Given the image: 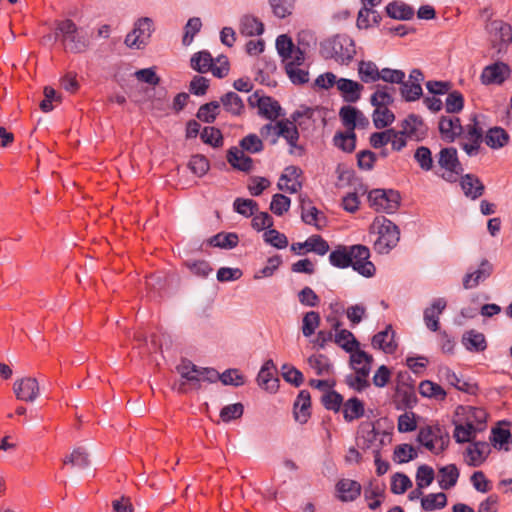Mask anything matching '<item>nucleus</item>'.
<instances>
[{
  "label": "nucleus",
  "mask_w": 512,
  "mask_h": 512,
  "mask_svg": "<svg viewBox=\"0 0 512 512\" xmlns=\"http://www.w3.org/2000/svg\"><path fill=\"white\" fill-rule=\"evenodd\" d=\"M370 251L364 245L338 246L329 255V262L337 268H352L364 277L375 274V266L369 261Z\"/></svg>",
  "instance_id": "obj_1"
},
{
  "label": "nucleus",
  "mask_w": 512,
  "mask_h": 512,
  "mask_svg": "<svg viewBox=\"0 0 512 512\" xmlns=\"http://www.w3.org/2000/svg\"><path fill=\"white\" fill-rule=\"evenodd\" d=\"M54 36L56 40L61 41L65 51L74 54L85 52L90 45L87 34L71 19L57 21Z\"/></svg>",
  "instance_id": "obj_2"
},
{
  "label": "nucleus",
  "mask_w": 512,
  "mask_h": 512,
  "mask_svg": "<svg viewBox=\"0 0 512 512\" xmlns=\"http://www.w3.org/2000/svg\"><path fill=\"white\" fill-rule=\"evenodd\" d=\"M320 53L325 59L348 65L356 54L355 43L348 35L337 34L321 43Z\"/></svg>",
  "instance_id": "obj_3"
},
{
  "label": "nucleus",
  "mask_w": 512,
  "mask_h": 512,
  "mask_svg": "<svg viewBox=\"0 0 512 512\" xmlns=\"http://www.w3.org/2000/svg\"><path fill=\"white\" fill-rule=\"evenodd\" d=\"M372 228L377 229L378 233V238L374 243V248L378 253H389L399 242L400 231L398 226L386 217H376Z\"/></svg>",
  "instance_id": "obj_4"
},
{
  "label": "nucleus",
  "mask_w": 512,
  "mask_h": 512,
  "mask_svg": "<svg viewBox=\"0 0 512 512\" xmlns=\"http://www.w3.org/2000/svg\"><path fill=\"white\" fill-rule=\"evenodd\" d=\"M370 206L377 212L392 214L400 206L401 196L397 190L393 189H373L368 194Z\"/></svg>",
  "instance_id": "obj_5"
},
{
  "label": "nucleus",
  "mask_w": 512,
  "mask_h": 512,
  "mask_svg": "<svg viewBox=\"0 0 512 512\" xmlns=\"http://www.w3.org/2000/svg\"><path fill=\"white\" fill-rule=\"evenodd\" d=\"M153 30V20L151 18H140L135 22L133 30L126 35L124 43L129 48H144L148 44Z\"/></svg>",
  "instance_id": "obj_6"
},
{
  "label": "nucleus",
  "mask_w": 512,
  "mask_h": 512,
  "mask_svg": "<svg viewBox=\"0 0 512 512\" xmlns=\"http://www.w3.org/2000/svg\"><path fill=\"white\" fill-rule=\"evenodd\" d=\"M511 74L510 67L504 62H495L486 66L480 76L484 85L502 84Z\"/></svg>",
  "instance_id": "obj_7"
},
{
  "label": "nucleus",
  "mask_w": 512,
  "mask_h": 512,
  "mask_svg": "<svg viewBox=\"0 0 512 512\" xmlns=\"http://www.w3.org/2000/svg\"><path fill=\"white\" fill-rule=\"evenodd\" d=\"M401 130L397 131L398 135L407 136L417 141L422 140L426 134V127L423 119L416 114H409L401 122Z\"/></svg>",
  "instance_id": "obj_8"
},
{
  "label": "nucleus",
  "mask_w": 512,
  "mask_h": 512,
  "mask_svg": "<svg viewBox=\"0 0 512 512\" xmlns=\"http://www.w3.org/2000/svg\"><path fill=\"white\" fill-rule=\"evenodd\" d=\"M13 390L18 400L33 402L39 395V384L36 378L26 377L15 381Z\"/></svg>",
  "instance_id": "obj_9"
},
{
  "label": "nucleus",
  "mask_w": 512,
  "mask_h": 512,
  "mask_svg": "<svg viewBox=\"0 0 512 512\" xmlns=\"http://www.w3.org/2000/svg\"><path fill=\"white\" fill-rule=\"evenodd\" d=\"M372 346L374 349H380L384 353L393 354L397 350V343L395 341V331L392 325H387L385 330L376 333L372 337Z\"/></svg>",
  "instance_id": "obj_10"
},
{
  "label": "nucleus",
  "mask_w": 512,
  "mask_h": 512,
  "mask_svg": "<svg viewBox=\"0 0 512 512\" xmlns=\"http://www.w3.org/2000/svg\"><path fill=\"white\" fill-rule=\"evenodd\" d=\"M382 0H361L363 7L358 13L357 27L360 29H367L371 26L369 20L370 15L372 16V23L379 24L381 21L380 14L374 10V7L379 5Z\"/></svg>",
  "instance_id": "obj_11"
},
{
  "label": "nucleus",
  "mask_w": 512,
  "mask_h": 512,
  "mask_svg": "<svg viewBox=\"0 0 512 512\" xmlns=\"http://www.w3.org/2000/svg\"><path fill=\"white\" fill-rule=\"evenodd\" d=\"M490 452V445L487 442L473 440L465 451L468 457L467 464L472 467L480 466Z\"/></svg>",
  "instance_id": "obj_12"
},
{
  "label": "nucleus",
  "mask_w": 512,
  "mask_h": 512,
  "mask_svg": "<svg viewBox=\"0 0 512 512\" xmlns=\"http://www.w3.org/2000/svg\"><path fill=\"white\" fill-rule=\"evenodd\" d=\"M301 219L307 225H313L317 229H321L320 221L325 220V216L312 205L307 196L300 195Z\"/></svg>",
  "instance_id": "obj_13"
},
{
  "label": "nucleus",
  "mask_w": 512,
  "mask_h": 512,
  "mask_svg": "<svg viewBox=\"0 0 512 512\" xmlns=\"http://www.w3.org/2000/svg\"><path fill=\"white\" fill-rule=\"evenodd\" d=\"M336 491L338 492V498L342 502H352L356 500L362 491L361 484L352 479H340L336 483Z\"/></svg>",
  "instance_id": "obj_14"
},
{
  "label": "nucleus",
  "mask_w": 512,
  "mask_h": 512,
  "mask_svg": "<svg viewBox=\"0 0 512 512\" xmlns=\"http://www.w3.org/2000/svg\"><path fill=\"white\" fill-rule=\"evenodd\" d=\"M439 131L442 139L453 142L464 132V128L458 117L442 116L439 121Z\"/></svg>",
  "instance_id": "obj_15"
},
{
  "label": "nucleus",
  "mask_w": 512,
  "mask_h": 512,
  "mask_svg": "<svg viewBox=\"0 0 512 512\" xmlns=\"http://www.w3.org/2000/svg\"><path fill=\"white\" fill-rule=\"evenodd\" d=\"M336 85L345 102L356 103L360 100L364 86L359 82L348 78H340L337 80Z\"/></svg>",
  "instance_id": "obj_16"
},
{
  "label": "nucleus",
  "mask_w": 512,
  "mask_h": 512,
  "mask_svg": "<svg viewBox=\"0 0 512 512\" xmlns=\"http://www.w3.org/2000/svg\"><path fill=\"white\" fill-rule=\"evenodd\" d=\"M302 249L323 256L329 251V244L320 235H312L305 242H297L291 245V251L295 253H299Z\"/></svg>",
  "instance_id": "obj_17"
},
{
  "label": "nucleus",
  "mask_w": 512,
  "mask_h": 512,
  "mask_svg": "<svg viewBox=\"0 0 512 512\" xmlns=\"http://www.w3.org/2000/svg\"><path fill=\"white\" fill-rule=\"evenodd\" d=\"M460 186L464 195L471 200L480 198L485 191V186L480 178L474 174H465L461 177Z\"/></svg>",
  "instance_id": "obj_18"
},
{
  "label": "nucleus",
  "mask_w": 512,
  "mask_h": 512,
  "mask_svg": "<svg viewBox=\"0 0 512 512\" xmlns=\"http://www.w3.org/2000/svg\"><path fill=\"white\" fill-rule=\"evenodd\" d=\"M490 31L494 37L492 41L495 44L499 42L498 52L512 42V28L509 24L501 20H494L490 24Z\"/></svg>",
  "instance_id": "obj_19"
},
{
  "label": "nucleus",
  "mask_w": 512,
  "mask_h": 512,
  "mask_svg": "<svg viewBox=\"0 0 512 512\" xmlns=\"http://www.w3.org/2000/svg\"><path fill=\"white\" fill-rule=\"evenodd\" d=\"M438 164L446 171L462 174L463 167L460 163L457 150L454 147H447L440 150L438 155Z\"/></svg>",
  "instance_id": "obj_20"
},
{
  "label": "nucleus",
  "mask_w": 512,
  "mask_h": 512,
  "mask_svg": "<svg viewBox=\"0 0 512 512\" xmlns=\"http://www.w3.org/2000/svg\"><path fill=\"white\" fill-rule=\"evenodd\" d=\"M446 305L444 298H437L430 307L424 310V321L429 330L434 332L439 330V315L444 311Z\"/></svg>",
  "instance_id": "obj_21"
},
{
  "label": "nucleus",
  "mask_w": 512,
  "mask_h": 512,
  "mask_svg": "<svg viewBox=\"0 0 512 512\" xmlns=\"http://www.w3.org/2000/svg\"><path fill=\"white\" fill-rule=\"evenodd\" d=\"M454 424L455 429L453 437L459 444L471 443L473 440H475L476 434L483 431V427H476L475 424H473V421L470 419H467L464 424L456 422H454Z\"/></svg>",
  "instance_id": "obj_22"
},
{
  "label": "nucleus",
  "mask_w": 512,
  "mask_h": 512,
  "mask_svg": "<svg viewBox=\"0 0 512 512\" xmlns=\"http://www.w3.org/2000/svg\"><path fill=\"white\" fill-rule=\"evenodd\" d=\"M275 136H277V139L280 136L283 137L291 148H296L300 153L303 152V147L297 145L299 131L295 123H289L287 119L278 121V130L275 132Z\"/></svg>",
  "instance_id": "obj_23"
},
{
  "label": "nucleus",
  "mask_w": 512,
  "mask_h": 512,
  "mask_svg": "<svg viewBox=\"0 0 512 512\" xmlns=\"http://www.w3.org/2000/svg\"><path fill=\"white\" fill-rule=\"evenodd\" d=\"M311 397L307 390H301L294 403V418L297 422L304 424L310 417Z\"/></svg>",
  "instance_id": "obj_24"
},
{
  "label": "nucleus",
  "mask_w": 512,
  "mask_h": 512,
  "mask_svg": "<svg viewBox=\"0 0 512 512\" xmlns=\"http://www.w3.org/2000/svg\"><path fill=\"white\" fill-rule=\"evenodd\" d=\"M461 341L463 346L470 352H483L487 348L484 334L474 329L466 331Z\"/></svg>",
  "instance_id": "obj_25"
},
{
  "label": "nucleus",
  "mask_w": 512,
  "mask_h": 512,
  "mask_svg": "<svg viewBox=\"0 0 512 512\" xmlns=\"http://www.w3.org/2000/svg\"><path fill=\"white\" fill-rule=\"evenodd\" d=\"M227 161L229 164L239 171L249 172L253 166L251 157L246 156L243 151L237 147H231L227 152Z\"/></svg>",
  "instance_id": "obj_26"
},
{
  "label": "nucleus",
  "mask_w": 512,
  "mask_h": 512,
  "mask_svg": "<svg viewBox=\"0 0 512 512\" xmlns=\"http://www.w3.org/2000/svg\"><path fill=\"white\" fill-rule=\"evenodd\" d=\"M226 112L233 116H240L245 109L242 98L235 92H227L221 96L220 102Z\"/></svg>",
  "instance_id": "obj_27"
},
{
  "label": "nucleus",
  "mask_w": 512,
  "mask_h": 512,
  "mask_svg": "<svg viewBox=\"0 0 512 512\" xmlns=\"http://www.w3.org/2000/svg\"><path fill=\"white\" fill-rule=\"evenodd\" d=\"M509 139L510 136L506 130L501 127H493L487 131L484 142L492 149H500L508 144Z\"/></svg>",
  "instance_id": "obj_28"
},
{
  "label": "nucleus",
  "mask_w": 512,
  "mask_h": 512,
  "mask_svg": "<svg viewBox=\"0 0 512 512\" xmlns=\"http://www.w3.org/2000/svg\"><path fill=\"white\" fill-rule=\"evenodd\" d=\"M459 470L455 464H449L439 469L438 483L441 489L449 490L454 487L459 478Z\"/></svg>",
  "instance_id": "obj_29"
},
{
  "label": "nucleus",
  "mask_w": 512,
  "mask_h": 512,
  "mask_svg": "<svg viewBox=\"0 0 512 512\" xmlns=\"http://www.w3.org/2000/svg\"><path fill=\"white\" fill-rule=\"evenodd\" d=\"M390 91H395V88L387 85L377 84L375 92L370 97V103L374 107H387L394 102V98Z\"/></svg>",
  "instance_id": "obj_30"
},
{
  "label": "nucleus",
  "mask_w": 512,
  "mask_h": 512,
  "mask_svg": "<svg viewBox=\"0 0 512 512\" xmlns=\"http://www.w3.org/2000/svg\"><path fill=\"white\" fill-rule=\"evenodd\" d=\"M343 417L350 423L361 418L365 413L363 402L357 397H352L343 403Z\"/></svg>",
  "instance_id": "obj_31"
},
{
  "label": "nucleus",
  "mask_w": 512,
  "mask_h": 512,
  "mask_svg": "<svg viewBox=\"0 0 512 512\" xmlns=\"http://www.w3.org/2000/svg\"><path fill=\"white\" fill-rule=\"evenodd\" d=\"M355 373L356 375H348L346 377V383L357 392H362L370 386V382L367 379L370 374V368L368 366L356 368Z\"/></svg>",
  "instance_id": "obj_32"
},
{
  "label": "nucleus",
  "mask_w": 512,
  "mask_h": 512,
  "mask_svg": "<svg viewBox=\"0 0 512 512\" xmlns=\"http://www.w3.org/2000/svg\"><path fill=\"white\" fill-rule=\"evenodd\" d=\"M387 15L396 20H410L414 16V10L411 6L393 1L386 6Z\"/></svg>",
  "instance_id": "obj_33"
},
{
  "label": "nucleus",
  "mask_w": 512,
  "mask_h": 512,
  "mask_svg": "<svg viewBox=\"0 0 512 512\" xmlns=\"http://www.w3.org/2000/svg\"><path fill=\"white\" fill-rule=\"evenodd\" d=\"M380 70L373 61L361 60L358 63V75L364 83H374L379 80Z\"/></svg>",
  "instance_id": "obj_34"
},
{
  "label": "nucleus",
  "mask_w": 512,
  "mask_h": 512,
  "mask_svg": "<svg viewBox=\"0 0 512 512\" xmlns=\"http://www.w3.org/2000/svg\"><path fill=\"white\" fill-rule=\"evenodd\" d=\"M240 32L245 36L261 35L264 32V25L256 17L245 15L240 20Z\"/></svg>",
  "instance_id": "obj_35"
},
{
  "label": "nucleus",
  "mask_w": 512,
  "mask_h": 512,
  "mask_svg": "<svg viewBox=\"0 0 512 512\" xmlns=\"http://www.w3.org/2000/svg\"><path fill=\"white\" fill-rule=\"evenodd\" d=\"M334 145L344 152L351 153L356 148V134L355 132H336L333 137Z\"/></svg>",
  "instance_id": "obj_36"
},
{
  "label": "nucleus",
  "mask_w": 512,
  "mask_h": 512,
  "mask_svg": "<svg viewBox=\"0 0 512 512\" xmlns=\"http://www.w3.org/2000/svg\"><path fill=\"white\" fill-rule=\"evenodd\" d=\"M419 393L423 397L443 401L446 398V391L437 383L430 380H423L419 385Z\"/></svg>",
  "instance_id": "obj_37"
},
{
  "label": "nucleus",
  "mask_w": 512,
  "mask_h": 512,
  "mask_svg": "<svg viewBox=\"0 0 512 512\" xmlns=\"http://www.w3.org/2000/svg\"><path fill=\"white\" fill-rule=\"evenodd\" d=\"M490 441L495 448L509 451L508 445L512 441V434L509 429L495 427L491 431Z\"/></svg>",
  "instance_id": "obj_38"
},
{
  "label": "nucleus",
  "mask_w": 512,
  "mask_h": 512,
  "mask_svg": "<svg viewBox=\"0 0 512 512\" xmlns=\"http://www.w3.org/2000/svg\"><path fill=\"white\" fill-rule=\"evenodd\" d=\"M212 64L213 58L206 50L195 53L190 59L191 68L199 73L210 71Z\"/></svg>",
  "instance_id": "obj_39"
},
{
  "label": "nucleus",
  "mask_w": 512,
  "mask_h": 512,
  "mask_svg": "<svg viewBox=\"0 0 512 512\" xmlns=\"http://www.w3.org/2000/svg\"><path fill=\"white\" fill-rule=\"evenodd\" d=\"M447 505V496L443 492L430 493L421 498V507L425 511L442 509Z\"/></svg>",
  "instance_id": "obj_40"
},
{
  "label": "nucleus",
  "mask_w": 512,
  "mask_h": 512,
  "mask_svg": "<svg viewBox=\"0 0 512 512\" xmlns=\"http://www.w3.org/2000/svg\"><path fill=\"white\" fill-rule=\"evenodd\" d=\"M333 337L335 343L346 352H353L360 345L353 333L347 329L338 331Z\"/></svg>",
  "instance_id": "obj_41"
},
{
  "label": "nucleus",
  "mask_w": 512,
  "mask_h": 512,
  "mask_svg": "<svg viewBox=\"0 0 512 512\" xmlns=\"http://www.w3.org/2000/svg\"><path fill=\"white\" fill-rule=\"evenodd\" d=\"M210 245L214 247H219L223 249H233L235 248L239 243V237L236 233L230 232H220L216 235H214L210 241Z\"/></svg>",
  "instance_id": "obj_42"
},
{
  "label": "nucleus",
  "mask_w": 512,
  "mask_h": 512,
  "mask_svg": "<svg viewBox=\"0 0 512 512\" xmlns=\"http://www.w3.org/2000/svg\"><path fill=\"white\" fill-rule=\"evenodd\" d=\"M447 381L454 386L457 390L475 395L478 391V385L475 382L461 380L454 372L446 370Z\"/></svg>",
  "instance_id": "obj_43"
},
{
  "label": "nucleus",
  "mask_w": 512,
  "mask_h": 512,
  "mask_svg": "<svg viewBox=\"0 0 512 512\" xmlns=\"http://www.w3.org/2000/svg\"><path fill=\"white\" fill-rule=\"evenodd\" d=\"M361 115V111L351 105H345L341 107L339 111V117L342 124L347 128L348 131L354 132L357 126L358 116Z\"/></svg>",
  "instance_id": "obj_44"
},
{
  "label": "nucleus",
  "mask_w": 512,
  "mask_h": 512,
  "mask_svg": "<svg viewBox=\"0 0 512 512\" xmlns=\"http://www.w3.org/2000/svg\"><path fill=\"white\" fill-rule=\"evenodd\" d=\"M308 364L319 376L330 374L333 371L329 358L324 354L311 355L308 358Z\"/></svg>",
  "instance_id": "obj_45"
},
{
  "label": "nucleus",
  "mask_w": 512,
  "mask_h": 512,
  "mask_svg": "<svg viewBox=\"0 0 512 512\" xmlns=\"http://www.w3.org/2000/svg\"><path fill=\"white\" fill-rule=\"evenodd\" d=\"M372 118L374 126L377 129H383L394 122L395 115L387 107H375Z\"/></svg>",
  "instance_id": "obj_46"
},
{
  "label": "nucleus",
  "mask_w": 512,
  "mask_h": 512,
  "mask_svg": "<svg viewBox=\"0 0 512 512\" xmlns=\"http://www.w3.org/2000/svg\"><path fill=\"white\" fill-rule=\"evenodd\" d=\"M360 440H362V449H369L377 439L378 431L371 422H362L359 426Z\"/></svg>",
  "instance_id": "obj_47"
},
{
  "label": "nucleus",
  "mask_w": 512,
  "mask_h": 512,
  "mask_svg": "<svg viewBox=\"0 0 512 512\" xmlns=\"http://www.w3.org/2000/svg\"><path fill=\"white\" fill-rule=\"evenodd\" d=\"M220 103L218 101H211L201 105L197 111V118L205 123H213L219 114Z\"/></svg>",
  "instance_id": "obj_48"
},
{
  "label": "nucleus",
  "mask_w": 512,
  "mask_h": 512,
  "mask_svg": "<svg viewBox=\"0 0 512 512\" xmlns=\"http://www.w3.org/2000/svg\"><path fill=\"white\" fill-rule=\"evenodd\" d=\"M399 84L401 85L400 86L401 96L407 102H414V101L418 100L423 94L421 84H419V83H413L408 80L405 81V79H404L403 82H400Z\"/></svg>",
  "instance_id": "obj_49"
},
{
  "label": "nucleus",
  "mask_w": 512,
  "mask_h": 512,
  "mask_svg": "<svg viewBox=\"0 0 512 512\" xmlns=\"http://www.w3.org/2000/svg\"><path fill=\"white\" fill-rule=\"evenodd\" d=\"M63 463L65 465L71 464L74 467L85 469L90 464L89 455L83 447H77L72 451L70 456L63 460Z\"/></svg>",
  "instance_id": "obj_50"
},
{
  "label": "nucleus",
  "mask_w": 512,
  "mask_h": 512,
  "mask_svg": "<svg viewBox=\"0 0 512 512\" xmlns=\"http://www.w3.org/2000/svg\"><path fill=\"white\" fill-rule=\"evenodd\" d=\"M233 209L240 215L248 218L258 212V203L252 199L236 198L233 202Z\"/></svg>",
  "instance_id": "obj_51"
},
{
  "label": "nucleus",
  "mask_w": 512,
  "mask_h": 512,
  "mask_svg": "<svg viewBox=\"0 0 512 512\" xmlns=\"http://www.w3.org/2000/svg\"><path fill=\"white\" fill-rule=\"evenodd\" d=\"M201 140L214 148H219L223 145V135L221 131L213 126L204 127L200 133Z\"/></svg>",
  "instance_id": "obj_52"
},
{
  "label": "nucleus",
  "mask_w": 512,
  "mask_h": 512,
  "mask_svg": "<svg viewBox=\"0 0 512 512\" xmlns=\"http://www.w3.org/2000/svg\"><path fill=\"white\" fill-rule=\"evenodd\" d=\"M320 314L316 311H309L304 314L302 320V333L305 337L312 336L320 325Z\"/></svg>",
  "instance_id": "obj_53"
},
{
  "label": "nucleus",
  "mask_w": 512,
  "mask_h": 512,
  "mask_svg": "<svg viewBox=\"0 0 512 512\" xmlns=\"http://www.w3.org/2000/svg\"><path fill=\"white\" fill-rule=\"evenodd\" d=\"M397 409H412L417 403V396L411 388L397 389Z\"/></svg>",
  "instance_id": "obj_54"
},
{
  "label": "nucleus",
  "mask_w": 512,
  "mask_h": 512,
  "mask_svg": "<svg viewBox=\"0 0 512 512\" xmlns=\"http://www.w3.org/2000/svg\"><path fill=\"white\" fill-rule=\"evenodd\" d=\"M321 403L327 410L337 413L343 406V396L335 390H329L321 397Z\"/></svg>",
  "instance_id": "obj_55"
},
{
  "label": "nucleus",
  "mask_w": 512,
  "mask_h": 512,
  "mask_svg": "<svg viewBox=\"0 0 512 512\" xmlns=\"http://www.w3.org/2000/svg\"><path fill=\"white\" fill-rule=\"evenodd\" d=\"M434 478L435 472L431 466L422 464L417 468L415 479L419 489L428 487L434 481Z\"/></svg>",
  "instance_id": "obj_56"
},
{
  "label": "nucleus",
  "mask_w": 512,
  "mask_h": 512,
  "mask_svg": "<svg viewBox=\"0 0 512 512\" xmlns=\"http://www.w3.org/2000/svg\"><path fill=\"white\" fill-rule=\"evenodd\" d=\"M398 132L395 129H387L382 132H375L370 135L369 141L373 148L379 149L391 142L392 138H396Z\"/></svg>",
  "instance_id": "obj_57"
},
{
  "label": "nucleus",
  "mask_w": 512,
  "mask_h": 512,
  "mask_svg": "<svg viewBox=\"0 0 512 512\" xmlns=\"http://www.w3.org/2000/svg\"><path fill=\"white\" fill-rule=\"evenodd\" d=\"M282 377L284 380L295 387H299L304 382L303 373L290 364H283L281 367Z\"/></svg>",
  "instance_id": "obj_58"
},
{
  "label": "nucleus",
  "mask_w": 512,
  "mask_h": 512,
  "mask_svg": "<svg viewBox=\"0 0 512 512\" xmlns=\"http://www.w3.org/2000/svg\"><path fill=\"white\" fill-rule=\"evenodd\" d=\"M410 487H412V481L404 474L397 472L391 478V492L396 495L405 493Z\"/></svg>",
  "instance_id": "obj_59"
},
{
  "label": "nucleus",
  "mask_w": 512,
  "mask_h": 512,
  "mask_svg": "<svg viewBox=\"0 0 512 512\" xmlns=\"http://www.w3.org/2000/svg\"><path fill=\"white\" fill-rule=\"evenodd\" d=\"M350 365L356 371V368L366 367L368 366L371 369L373 363V356L368 354L367 352L359 349V347L350 352Z\"/></svg>",
  "instance_id": "obj_60"
},
{
  "label": "nucleus",
  "mask_w": 512,
  "mask_h": 512,
  "mask_svg": "<svg viewBox=\"0 0 512 512\" xmlns=\"http://www.w3.org/2000/svg\"><path fill=\"white\" fill-rule=\"evenodd\" d=\"M295 48L292 39L286 34H282L276 39V49L278 54L282 57L283 61H287L293 55V49Z\"/></svg>",
  "instance_id": "obj_61"
},
{
  "label": "nucleus",
  "mask_w": 512,
  "mask_h": 512,
  "mask_svg": "<svg viewBox=\"0 0 512 512\" xmlns=\"http://www.w3.org/2000/svg\"><path fill=\"white\" fill-rule=\"evenodd\" d=\"M464 107V97L463 95L454 90L448 93V96L445 101V109L447 113L456 114L462 111Z\"/></svg>",
  "instance_id": "obj_62"
},
{
  "label": "nucleus",
  "mask_w": 512,
  "mask_h": 512,
  "mask_svg": "<svg viewBox=\"0 0 512 512\" xmlns=\"http://www.w3.org/2000/svg\"><path fill=\"white\" fill-rule=\"evenodd\" d=\"M291 205V200L289 197L277 193L274 194L270 203V210L277 216H282L286 213Z\"/></svg>",
  "instance_id": "obj_63"
},
{
  "label": "nucleus",
  "mask_w": 512,
  "mask_h": 512,
  "mask_svg": "<svg viewBox=\"0 0 512 512\" xmlns=\"http://www.w3.org/2000/svg\"><path fill=\"white\" fill-rule=\"evenodd\" d=\"M414 159L424 171H429L433 168L432 153L426 146H420L416 149Z\"/></svg>",
  "instance_id": "obj_64"
}]
</instances>
